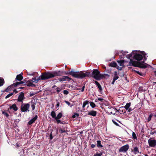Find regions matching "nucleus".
Segmentation results:
<instances>
[{
  "label": "nucleus",
  "mask_w": 156,
  "mask_h": 156,
  "mask_svg": "<svg viewBox=\"0 0 156 156\" xmlns=\"http://www.w3.org/2000/svg\"><path fill=\"white\" fill-rule=\"evenodd\" d=\"M129 63L130 66H133L140 68L145 69L147 67V64L144 62V61L139 62L133 61L131 59H130V61Z\"/></svg>",
  "instance_id": "1"
},
{
  "label": "nucleus",
  "mask_w": 156,
  "mask_h": 156,
  "mask_svg": "<svg viewBox=\"0 0 156 156\" xmlns=\"http://www.w3.org/2000/svg\"><path fill=\"white\" fill-rule=\"evenodd\" d=\"M71 73L72 75V76L74 77L81 79H83L87 76L88 77V75H89V72H86V73H84L82 71L80 72L73 71L72 73L71 72Z\"/></svg>",
  "instance_id": "2"
},
{
  "label": "nucleus",
  "mask_w": 156,
  "mask_h": 156,
  "mask_svg": "<svg viewBox=\"0 0 156 156\" xmlns=\"http://www.w3.org/2000/svg\"><path fill=\"white\" fill-rule=\"evenodd\" d=\"M53 76L51 72H48L44 73L36 79V83H37L40 80H46L53 78Z\"/></svg>",
  "instance_id": "3"
},
{
  "label": "nucleus",
  "mask_w": 156,
  "mask_h": 156,
  "mask_svg": "<svg viewBox=\"0 0 156 156\" xmlns=\"http://www.w3.org/2000/svg\"><path fill=\"white\" fill-rule=\"evenodd\" d=\"M73 72V71L72 70L69 71V72L66 71H56L51 72L53 76V78L56 76H61L62 74L64 75H68L69 74L72 76V75L71 74V72Z\"/></svg>",
  "instance_id": "4"
},
{
  "label": "nucleus",
  "mask_w": 156,
  "mask_h": 156,
  "mask_svg": "<svg viewBox=\"0 0 156 156\" xmlns=\"http://www.w3.org/2000/svg\"><path fill=\"white\" fill-rule=\"evenodd\" d=\"M89 73V75H88V77L90 76L91 77H93L94 79L96 80H99V75L100 72L97 69H94L92 72L90 73Z\"/></svg>",
  "instance_id": "5"
},
{
  "label": "nucleus",
  "mask_w": 156,
  "mask_h": 156,
  "mask_svg": "<svg viewBox=\"0 0 156 156\" xmlns=\"http://www.w3.org/2000/svg\"><path fill=\"white\" fill-rule=\"evenodd\" d=\"M30 107V105L29 103L24 104L23 103L21 106V110L23 112H29V108Z\"/></svg>",
  "instance_id": "6"
},
{
  "label": "nucleus",
  "mask_w": 156,
  "mask_h": 156,
  "mask_svg": "<svg viewBox=\"0 0 156 156\" xmlns=\"http://www.w3.org/2000/svg\"><path fill=\"white\" fill-rule=\"evenodd\" d=\"M25 98L24 93L23 92H21L20 93L17 100L18 101L21 102L23 103V100Z\"/></svg>",
  "instance_id": "7"
},
{
  "label": "nucleus",
  "mask_w": 156,
  "mask_h": 156,
  "mask_svg": "<svg viewBox=\"0 0 156 156\" xmlns=\"http://www.w3.org/2000/svg\"><path fill=\"white\" fill-rule=\"evenodd\" d=\"M133 58L137 61H140L143 58V56L139 53H136L133 56Z\"/></svg>",
  "instance_id": "8"
},
{
  "label": "nucleus",
  "mask_w": 156,
  "mask_h": 156,
  "mask_svg": "<svg viewBox=\"0 0 156 156\" xmlns=\"http://www.w3.org/2000/svg\"><path fill=\"white\" fill-rule=\"evenodd\" d=\"M129 148V145L128 144H126L121 147L119 150V152H126Z\"/></svg>",
  "instance_id": "9"
},
{
  "label": "nucleus",
  "mask_w": 156,
  "mask_h": 156,
  "mask_svg": "<svg viewBox=\"0 0 156 156\" xmlns=\"http://www.w3.org/2000/svg\"><path fill=\"white\" fill-rule=\"evenodd\" d=\"M148 143L150 147H154L156 145V140L151 138L148 140Z\"/></svg>",
  "instance_id": "10"
},
{
  "label": "nucleus",
  "mask_w": 156,
  "mask_h": 156,
  "mask_svg": "<svg viewBox=\"0 0 156 156\" xmlns=\"http://www.w3.org/2000/svg\"><path fill=\"white\" fill-rule=\"evenodd\" d=\"M23 74V73H21L20 74L17 75L15 81H21V80H22L23 79V77L22 76Z\"/></svg>",
  "instance_id": "11"
},
{
  "label": "nucleus",
  "mask_w": 156,
  "mask_h": 156,
  "mask_svg": "<svg viewBox=\"0 0 156 156\" xmlns=\"http://www.w3.org/2000/svg\"><path fill=\"white\" fill-rule=\"evenodd\" d=\"M38 118V116L37 115H36L35 117L31 119L28 122V124L30 125L34 123V122Z\"/></svg>",
  "instance_id": "12"
},
{
  "label": "nucleus",
  "mask_w": 156,
  "mask_h": 156,
  "mask_svg": "<svg viewBox=\"0 0 156 156\" xmlns=\"http://www.w3.org/2000/svg\"><path fill=\"white\" fill-rule=\"evenodd\" d=\"M97 113V111H95L92 110L88 112L87 113V115H91L94 117L96 116Z\"/></svg>",
  "instance_id": "13"
},
{
  "label": "nucleus",
  "mask_w": 156,
  "mask_h": 156,
  "mask_svg": "<svg viewBox=\"0 0 156 156\" xmlns=\"http://www.w3.org/2000/svg\"><path fill=\"white\" fill-rule=\"evenodd\" d=\"M9 109H12L15 112L17 111L18 109L16 105L15 104H13L10 106L9 107Z\"/></svg>",
  "instance_id": "14"
},
{
  "label": "nucleus",
  "mask_w": 156,
  "mask_h": 156,
  "mask_svg": "<svg viewBox=\"0 0 156 156\" xmlns=\"http://www.w3.org/2000/svg\"><path fill=\"white\" fill-rule=\"evenodd\" d=\"M106 76H109V75L106 74H101L100 73H99L98 76L99 80L101 79L105 78Z\"/></svg>",
  "instance_id": "15"
},
{
  "label": "nucleus",
  "mask_w": 156,
  "mask_h": 156,
  "mask_svg": "<svg viewBox=\"0 0 156 156\" xmlns=\"http://www.w3.org/2000/svg\"><path fill=\"white\" fill-rule=\"evenodd\" d=\"M14 87L13 85H12V84L11 85L8 87L4 91H2V92H9L12 89V88Z\"/></svg>",
  "instance_id": "16"
},
{
  "label": "nucleus",
  "mask_w": 156,
  "mask_h": 156,
  "mask_svg": "<svg viewBox=\"0 0 156 156\" xmlns=\"http://www.w3.org/2000/svg\"><path fill=\"white\" fill-rule=\"evenodd\" d=\"M23 85H27L28 87H36V85L31 82H27V84H24Z\"/></svg>",
  "instance_id": "17"
},
{
  "label": "nucleus",
  "mask_w": 156,
  "mask_h": 156,
  "mask_svg": "<svg viewBox=\"0 0 156 156\" xmlns=\"http://www.w3.org/2000/svg\"><path fill=\"white\" fill-rule=\"evenodd\" d=\"M22 84H24V82H23V81H20V82H16L15 83H13L12 84V85H13L14 87H16L18 85Z\"/></svg>",
  "instance_id": "18"
},
{
  "label": "nucleus",
  "mask_w": 156,
  "mask_h": 156,
  "mask_svg": "<svg viewBox=\"0 0 156 156\" xmlns=\"http://www.w3.org/2000/svg\"><path fill=\"white\" fill-rule=\"evenodd\" d=\"M133 151L135 154L140 153V152L138 150V148L137 147H135L134 148V149Z\"/></svg>",
  "instance_id": "19"
},
{
  "label": "nucleus",
  "mask_w": 156,
  "mask_h": 156,
  "mask_svg": "<svg viewBox=\"0 0 156 156\" xmlns=\"http://www.w3.org/2000/svg\"><path fill=\"white\" fill-rule=\"evenodd\" d=\"M36 104V103L35 102H34L33 101H31V106L32 109L33 110H34L35 107V105Z\"/></svg>",
  "instance_id": "20"
},
{
  "label": "nucleus",
  "mask_w": 156,
  "mask_h": 156,
  "mask_svg": "<svg viewBox=\"0 0 156 156\" xmlns=\"http://www.w3.org/2000/svg\"><path fill=\"white\" fill-rule=\"evenodd\" d=\"M63 78L65 80V81H69L70 80H72V79L71 78L69 77L68 76H63Z\"/></svg>",
  "instance_id": "21"
},
{
  "label": "nucleus",
  "mask_w": 156,
  "mask_h": 156,
  "mask_svg": "<svg viewBox=\"0 0 156 156\" xmlns=\"http://www.w3.org/2000/svg\"><path fill=\"white\" fill-rule=\"evenodd\" d=\"M109 66L112 67H115L117 66V64L115 62H113L110 63Z\"/></svg>",
  "instance_id": "22"
},
{
  "label": "nucleus",
  "mask_w": 156,
  "mask_h": 156,
  "mask_svg": "<svg viewBox=\"0 0 156 156\" xmlns=\"http://www.w3.org/2000/svg\"><path fill=\"white\" fill-rule=\"evenodd\" d=\"M51 115L52 116V118L55 119H56V116L55 112L54 111H52L51 112Z\"/></svg>",
  "instance_id": "23"
},
{
  "label": "nucleus",
  "mask_w": 156,
  "mask_h": 156,
  "mask_svg": "<svg viewBox=\"0 0 156 156\" xmlns=\"http://www.w3.org/2000/svg\"><path fill=\"white\" fill-rule=\"evenodd\" d=\"M131 104V103L130 102L127 103L124 107L126 110H127L130 106Z\"/></svg>",
  "instance_id": "24"
},
{
  "label": "nucleus",
  "mask_w": 156,
  "mask_h": 156,
  "mask_svg": "<svg viewBox=\"0 0 156 156\" xmlns=\"http://www.w3.org/2000/svg\"><path fill=\"white\" fill-rule=\"evenodd\" d=\"M4 79L2 77H0V87L2 86L4 84Z\"/></svg>",
  "instance_id": "25"
},
{
  "label": "nucleus",
  "mask_w": 156,
  "mask_h": 156,
  "mask_svg": "<svg viewBox=\"0 0 156 156\" xmlns=\"http://www.w3.org/2000/svg\"><path fill=\"white\" fill-rule=\"evenodd\" d=\"M89 103L90 104V106L91 107L93 108H94L95 107H97V106L94 103L92 102H89Z\"/></svg>",
  "instance_id": "26"
},
{
  "label": "nucleus",
  "mask_w": 156,
  "mask_h": 156,
  "mask_svg": "<svg viewBox=\"0 0 156 156\" xmlns=\"http://www.w3.org/2000/svg\"><path fill=\"white\" fill-rule=\"evenodd\" d=\"M62 117V114L61 112L59 113L56 116V119H60Z\"/></svg>",
  "instance_id": "27"
},
{
  "label": "nucleus",
  "mask_w": 156,
  "mask_h": 156,
  "mask_svg": "<svg viewBox=\"0 0 156 156\" xmlns=\"http://www.w3.org/2000/svg\"><path fill=\"white\" fill-rule=\"evenodd\" d=\"M102 153L100 151L99 153L97 152L95 154L94 156H101L102 155Z\"/></svg>",
  "instance_id": "28"
},
{
  "label": "nucleus",
  "mask_w": 156,
  "mask_h": 156,
  "mask_svg": "<svg viewBox=\"0 0 156 156\" xmlns=\"http://www.w3.org/2000/svg\"><path fill=\"white\" fill-rule=\"evenodd\" d=\"M117 62L118 63L120 64L119 65L120 66H123V63L124 62V60L118 61Z\"/></svg>",
  "instance_id": "29"
},
{
  "label": "nucleus",
  "mask_w": 156,
  "mask_h": 156,
  "mask_svg": "<svg viewBox=\"0 0 156 156\" xmlns=\"http://www.w3.org/2000/svg\"><path fill=\"white\" fill-rule=\"evenodd\" d=\"M97 147H103V146L101 144V141L100 140H97Z\"/></svg>",
  "instance_id": "30"
},
{
  "label": "nucleus",
  "mask_w": 156,
  "mask_h": 156,
  "mask_svg": "<svg viewBox=\"0 0 156 156\" xmlns=\"http://www.w3.org/2000/svg\"><path fill=\"white\" fill-rule=\"evenodd\" d=\"M79 114L76 113H75L73 114L72 116V117L73 118H75L76 117H78L79 116Z\"/></svg>",
  "instance_id": "31"
},
{
  "label": "nucleus",
  "mask_w": 156,
  "mask_h": 156,
  "mask_svg": "<svg viewBox=\"0 0 156 156\" xmlns=\"http://www.w3.org/2000/svg\"><path fill=\"white\" fill-rule=\"evenodd\" d=\"M98 87L99 89V92H100V94H102V91L103 90H102V88L101 87V85H100Z\"/></svg>",
  "instance_id": "32"
},
{
  "label": "nucleus",
  "mask_w": 156,
  "mask_h": 156,
  "mask_svg": "<svg viewBox=\"0 0 156 156\" xmlns=\"http://www.w3.org/2000/svg\"><path fill=\"white\" fill-rule=\"evenodd\" d=\"M64 102L66 103L69 106H70V107H72L73 105H71L70 103L68 101L65 100Z\"/></svg>",
  "instance_id": "33"
},
{
  "label": "nucleus",
  "mask_w": 156,
  "mask_h": 156,
  "mask_svg": "<svg viewBox=\"0 0 156 156\" xmlns=\"http://www.w3.org/2000/svg\"><path fill=\"white\" fill-rule=\"evenodd\" d=\"M132 55H133V52L131 54L126 55V56L127 58L130 59V58L131 57H132Z\"/></svg>",
  "instance_id": "34"
},
{
  "label": "nucleus",
  "mask_w": 156,
  "mask_h": 156,
  "mask_svg": "<svg viewBox=\"0 0 156 156\" xmlns=\"http://www.w3.org/2000/svg\"><path fill=\"white\" fill-rule=\"evenodd\" d=\"M123 107H120L119 109V112L123 113Z\"/></svg>",
  "instance_id": "35"
},
{
  "label": "nucleus",
  "mask_w": 156,
  "mask_h": 156,
  "mask_svg": "<svg viewBox=\"0 0 156 156\" xmlns=\"http://www.w3.org/2000/svg\"><path fill=\"white\" fill-rule=\"evenodd\" d=\"M13 94V93H10V94H9L6 96V97H5V98L7 99V98H9V97H10V96H12Z\"/></svg>",
  "instance_id": "36"
},
{
  "label": "nucleus",
  "mask_w": 156,
  "mask_h": 156,
  "mask_svg": "<svg viewBox=\"0 0 156 156\" xmlns=\"http://www.w3.org/2000/svg\"><path fill=\"white\" fill-rule=\"evenodd\" d=\"M59 131L60 133L61 134L66 133V130H62L61 128L59 129Z\"/></svg>",
  "instance_id": "37"
},
{
  "label": "nucleus",
  "mask_w": 156,
  "mask_h": 156,
  "mask_svg": "<svg viewBox=\"0 0 156 156\" xmlns=\"http://www.w3.org/2000/svg\"><path fill=\"white\" fill-rule=\"evenodd\" d=\"M2 114L5 115L7 117H8L9 116V115L5 112H2Z\"/></svg>",
  "instance_id": "38"
},
{
  "label": "nucleus",
  "mask_w": 156,
  "mask_h": 156,
  "mask_svg": "<svg viewBox=\"0 0 156 156\" xmlns=\"http://www.w3.org/2000/svg\"><path fill=\"white\" fill-rule=\"evenodd\" d=\"M132 136L134 139H136L137 138L136 134L134 132H133L132 133Z\"/></svg>",
  "instance_id": "39"
},
{
  "label": "nucleus",
  "mask_w": 156,
  "mask_h": 156,
  "mask_svg": "<svg viewBox=\"0 0 156 156\" xmlns=\"http://www.w3.org/2000/svg\"><path fill=\"white\" fill-rule=\"evenodd\" d=\"M89 103V101L87 100H86L83 102V104L86 105H87Z\"/></svg>",
  "instance_id": "40"
},
{
  "label": "nucleus",
  "mask_w": 156,
  "mask_h": 156,
  "mask_svg": "<svg viewBox=\"0 0 156 156\" xmlns=\"http://www.w3.org/2000/svg\"><path fill=\"white\" fill-rule=\"evenodd\" d=\"M56 91L58 93H59L62 90V89L59 87H57L56 89Z\"/></svg>",
  "instance_id": "41"
},
{
  "label": "nucleus",
  "mask_w": 156,
  "mask_h": 156,
  "mask_svg": "<svg viewBox=\"0 0 156 156\" xmlns=\"http://www.w3.org/2000/svg\"><path fill=\"white\" fill-rule=\"evenodd\" d=\"M119 77L118 76H114L113 79L115 80H117Z\"/></svg>",
  "instance_id": "42"
},
{
  "label": "nucleus",
  "mask_w": 156,
  "mask_h": 156,
  "mask_svg": "<svg viewBox=\"0 0 156 156\" xmlns=\"http://www.w3.org/2000/svg\"><path fill=\"white\" fill-rule=\"evenodd\" d=\"M63 93L64 94L66 95L68 94L69 93V92L67 90H63Z\"/></svg>",
  "instance_id": "43"
},
{
  "label": "nucleus",
  "mask_w": 156,
  "mask_h": 156,
  "mask_svg": "<svg viewBox=\"0 0 156 156\" xmlns=\"http://www.w3.org/2000/svg\"><path fill=\"white\" fill-rule=\"evenodd\" d=\"M52 131L51 133L50 134V135L49 139L50 140H51L53 138V136H52Z\"/></svg>",
  "instance_id": "44"
},
{
  "label": "nucleus",
  "mask_w": 156,
  "mask_h": 156,
  "mask_svg": "<svg viewBox=\"0 0 156 156\" xmlns=\"http://www.w3.org/2000/svg\"><path fill=\"white\" fill-rule=\"evenodd\" d=\"M151 116H148V118H147V121L148 122H150L151 120Z\"/></svg>",
  "instance_id": "45"
},
{
  "label": "nucleus",
  "mask_w": 156,
  "mask_h": 156,
  "mask_svg": "<svg viewBox=\"0 0 156 156\" xmlns=\"http://www.w3.org/2000/svg\"><path fill=\"white\" fill-rule=\"evenodd\" d=\"M95 84L97 85V87L98 86H99L100 85L99 84V83L97 81H95Z\"/></svg>",
  "instance_id": "46"
},
{
  "label": "nucleus",
  "mask_w": 156,
  "mask_h": 156,
  "mask_svg": "<svg viewBox=\"0 0 156 156\" xmlns=\"http://www.w3.org/2000/svg\"><path fill=\"white\" fill-rule=\"evenodd\" d=\"M28 81L27 80V79H25L24 80H23V82H24V83L26 84V83H27Z\"/></svg>",
  "instance_id": "47"
},
{
  "label": "nucleus",
  "mask_w": 156,
  "mask_h": 156,
  "mask_svg": "<svg viewBox=\"0 0 156 156\" xmlns=\"http://www.w3.org/2000/svg\"><path fill=\"white\" fill-rule=\"evenodd\" d=\"M141 53L144 56H145L146 55V54L144 51H142Z\"/></svg>",
  "instance_id": "48"
},
{
  "label": "nucleus",
  "mask_w": 156,
  "mask_h": 156,
  "mask_svg": "<svg viewBox=\"0 0 156 156\" xmlns=\"http://www.w3.org/2000/svg\"><path fill=\"white\" fill-rule=\"evenodd\" d=\"M32 80H33V82H36V77H34L32 78Z\"/></svg>",
  "instance_id": "49"
},
{
  "label": "nucleus",
  "mask_w": 156,
  "mask_h": 156,
  "mask_svg": "<svg viewBox=\"0 0 156 156\" xmlns=\"http://www.w3.org/2000/svg\"><path fill=\"white\" fill-rule=\"evenodd\" d=\"M57 122L58 124L59 123H60L61 121L59 119H55Z\"/></svg>",
  "instance_id": "50"
},
{
  "label": "nucleus",
  "mask_w": 156,
  "mask_h": 156,
  "mask_svg": "<svg viewBox=\"0 0 156 156\" xmlns=\"http://www.w3.org/2000/svg\"><path fill=\"white\" fill-rule=\"evenodd\" d=\"M127 110H128V112H130L132 110H133V109H132L131 108H129Z\"/></svg>",
  "instance_id": "51"
},
{
  "label": "nucleus",
  "mask_w": 156,
  "mask_h": 156,
  "mask_svg": "<svg viewBox=\"0 0 156 156\" xmlns=\"http://www.w3.org/2000/svg\"><path fill=\"white\" fill-rule=\"evenodd\" d=\"M117 68L119 70H122V67H120L119 66H118L117 67Z\"/></svg>",
  "instance_id": "52"
},
{
  "label": "nucleus",
  "mask_w": 156,
  "mask_h": 156,
  "mask_svg": "<svg viewBox=\"0 0 156 156\" xmlns=\"http://www.w3.org/2000/svg\"><path fill=\"white\" fill-rule=\"evenodd\" d=\"M113 122L114 123V124H115L116 126H118L119 125L118 123H117L116 122H115L114 120H112Z\"/></svg>",
  "instance_id": "53"
},
{
  "label": "nucleus",
  "mask_w": 156,
  "mask_h": 156,
  "mask_svg": "<svg viewBox=\"0 0 156 156\" xmlns=\"http://www.w3.org/2000/svg\"><path fill=\"white\" fill-rule=\"evenodd\" d=\"M95 144H92L91 145V147L92 148H93L95 147Z\"/></svg>",
  "instance_id": "54"
},
{
  "label": "nucleus",
  "mask_w": 156,
  "mask_h": 156,
  "mask_svg": "<svg viewBox=\"0 0 156 156\" xmlns=\"http://www.w3.org/2000/svg\"><path fill=\"white\" fill-rule=\"evenodd\" d=\"M34 94H35L34 93H33L30 92V97H32V96H34Z\"/></svg>",
  "instance_id": "55"
},
{
  "label": "nucleus",
  "mask_w": 156,
  "mask_h": 156,
  "mask_svg": "<svg viewBox=\"0 0 156 156\" xmlns=\"http://www.w3.org/2000/svg\"><path fill=\"white\" fill-rule=\"evenodd\" d=\"M98 101H102L103 100H104V99L103 98H98Z\"/></svg>",
  "instance_id": "56"
},
{
  "label": "nucleus",
  "mask_w": 156,
  "mask_h": 156,
  "mask_svg": "<svg viewBox=\"0 0 156 156\" xmlns=\"http://www.w3.org/2000/svg\"><path fill=\"white\" fill-rule=\"evenodd\" d=\"M84 88H85V86H84L82 87V89H81V92H83L84 91Z\"/></svg>",
  "instance_id": "57"
},
{
  "label": "nucleus",
  "mask_w": 156,
  "mask_h": 156,
  "mask_svg": "<svg viewBox=\"0 0 156 156\" xmlns=\"http://www.w3.org/2000/svg\"><path fill=\"white\" fill-rule=\"evenodd\" d=\"M155 133V132L154 131H151L150 133V134L151 135H153Z\"/></svg>",
  "instance_id": "58"
},
{
  "label": "nucleus",
  "mask_w": 156,
  "mask_h": 156,
  "mask_svg": "<svg viewBox=\"0 0 156 156\" xmlns=\"http://www.w3.org/2000/svg\"><path fill=\"white\" fill-rule=\"evenodd\" d=\"M58 80L59 82H62L63 81L62 78H58Z\"/></svg>",
  "instance_id": "59"
},
{
  "label": "nucleus",
  "mask_w": 156,
  "mask_h": 156,
  "mask_svg": "<svg viewBox=\"0 0 156 156\" xmlns=\"http://www.w3.org/2000/svg\"><path fill=\"white\" fill-rule=\"evenodd\" d=\"M16 148H18L20 147L19 144H18V143H16Z\"/></svg>",
  "instance_id": "60"
},
{
  "label": "nucleus",
  "mask_w": 156,
  "mask_h": 156,
  "mask_svg": "<svg viewBox=\"0 0 156 156\" xmlns=\"http://www.w3.org/2000/svg\"><path fill=\"white\" fill-rule=\"evenodd\" d=\"M14 92L15 93V94H16L18 93V91L17 90H16V89H14L13 90V93H14Z\"/></svg>",
  "instance_id": "61"
},
{
  "label": "nucleus",
  "mask_w": 156,
  "mask_h": 156,
  "mask_svg": "<svg viewBox=\"0 0 156 156\" xmlns=\"http://www.w3.org/2000/svg\"><path fill=\"white\" fill-rule=\"evenodd\" d=\"M114 76H117V73L116 71L114 72Z\"/></svg>",
  "instance_id": "62"
},
{
  "label": "nucleus",
  "mask_w": 156,
  "mask_h": 156,
  "mask_svg": "<svg viewBox=\"0 0 156 156\" xmlns=\"http://www.w3.org/2000/svg\"><path fill=\"white\" fill-rule=\"evenodd\" d=\"M59 104H60V103L59 102H58L57 104L56 105V107H58L59 106Z\"/></svg>",
  "instance_id": "63"
},
{
  "label": "nucleus",
  "mask_w": 156,
  "mask_h": 156,
  "mask_svg": "<svg viewBox=\"0 0 156 156\" xmlns=\"http://www.w3.org/2000/svg\"><path fill=\"white\" fill-rule=\"evenodd\" d=\"M124 74H123V73H122L120 74L119 75L121 76H124Z\"/></svg>",
  "instance_id": "64"
}]
</instances>
